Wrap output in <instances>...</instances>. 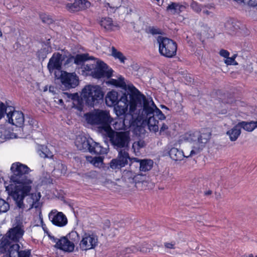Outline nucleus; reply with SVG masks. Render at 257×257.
<instances>
[{
	"mask_svg": "<svg viewBox=\"0 0 257 257\" xmlns=\"http://www.w3.org/2000/svg\"><path fill=\"white\" fill-rule=\"evenodd\" d=\"M39 155L44 158H51L53 156L52 153L45 146H42V150L40 152Z\"/></svg>",
	"mask_w": 257,
	"mask_h": 257,
	"instance_id": "e433bc0d",
	"label": "nucleus"
},
{
	"mask_svg": "<svg viewBox=\"0 0 257 257\" xmlns=\"http://www.w3.org/2000/svg\"><path fill=\"white\" fill-rule=\"evenodd\" d=\"M165 246L167 248H172L173 247V244L169 243H167L165 244Z\"/></svg>",
	"mask_w": 257,
	"mask_h": 257,
	"instance_id": "864d4df0",
	"label": "nucleus"
},
{
	"mask_svg": "<svg viewBox=\"0 0 257 257\" xmlns=\"http://www.w3.org/2000/svg\"><path fill=\"white\" fill-rule=\"evenodd\" d=\"M61 167L62 168V173L64 174H65L66 171V167L63 164L61 165Z\"/></svg>",
	"mask_w": 257,
	"mask_h": 257,
	"instance_id": "603ef678",
	"label": "nucleus"
},
{
	"mask_svg": "<svg viewBox=\"0 0 257 257\" xmlns=\"http://www.w3.org/2000/svg\"><path fill=\"white\" fill-rule=\"evenodd\" d=\"M59 102L60 104H61L63 102V100L62 99H59Z\"/></svg>",
	"mask_w": 257,
	"mask_h": 257,
	"instance_id": "4d7b16f0",
	"label": "nucleus"
},
{
	"mask_svg": "<svg viewBox=\"0 0 257 257\" xmlns=\"http://www.w3.org/2000/svg\"><path fill=\"white\" fill-rule=\"evenodd\" d=\"M250 1V0H242V3H248V4L249 5Z\"/></svg>",
	"mask_w": 257,
	"mask_h": 257,
	"instance_id": "6e6d98bb",
	"label": "nucleus"
},
{
	"mask_svg": "<svg viewBox=\"0 0 257 257\" xmlns=\"http://www.w3.org/2000/svg\"><path fill=\"white\" fill-rule=\"evenodd\" d=\"M73 58L74 59V63L77 65H81L84 61L93 59L92 57H89L88 54H78Z\"/></svg>",
	"mask_w": 257,
	"mask_h": 257,
	"instance_id": "2f4dec72",
	"label": "nucleus"
},
{
	"mask_svg": "<svg viewBox=\"0 0 257 257\" xmlns=\"http://www.w3.org/2000/svg\"><path fill=\"white\" fill-rule=\"evenodd\" d=\"M199 132H193L186 134L184 137L185 140L190 143H193V145L198 146Z\"/></svg>",
	"mask_w": 257,
	"mask_h": 257,
	"instance_id": "cd10ccee",
	"label": "nucleus"
},
{
	"mask_svg": "<svg viewBox=\"0 0 257 257\" xmlns=\"http://www.w3.org/2000/svg\"><path fill=\"white\" fill-rule=\"evenodd\" d=\"M219 54L221 56H223L224 58L228 57L229 55V53L227 50H221L220 51Z\"/></svg>",
	"mask_w": 257,
	"mask_h": 257,
	"instance_id": "49530a36",
	"label": "nucleus"
},
{
	"mask_svg": "<svg viewBox=\"0 0 257 257\" xmlns=\"http://www.w3.org/2000/svg\"><path fill=\"white\" fill-rule=\"evenodd\" d=\"M111 55L115 58L118 59L120 62L124 63L126 58L123 54L117 50L114 47H111Z\"/></svg>",
	"mask_w": 257,
	"mask_h": 257,
	"instance_id": "f704fd0d",
	"label": "nucleus"
},
{
	"mask_svg": "<svg viewBox=\"0 0 257 257\" xmlns=\"http://www.w3.org/2000/svg\"><path fill=\"white\" fill-rule=\"evenodd\" d=\"M49 218L53 224L62 227L67 223V219L66 216L61 212L56 210H52L49 214Z\"/></svg>",
	"mask_w": 257,
	"mask_h": 257,
	"instance_id": "f3484780",
	"label": "nucleus"
},
{
	"mask_svg": "<svg viewBox=\"0 0 257 257\" xmlns=\"http://www.w3.org/2000/svg\"><path fill=\"white\" fill-rule=\"evenodd\" d=\"M86 121L91 124L101 125V131L103 135L106 132L107 126L110 127L114 120L110 117L109 113L106 110L97 109L85 114Z\"/></svg>",
	"mask_w": 257,
	"mask_h": 257,
	"instance_id": "423d86ee",
	"label": "nucleus"
},
{
	"mask_svg": "<svg viewBox=\"0 0 257 257\" xmlns=\"http://www.w3.org/2000/svg\"><path fill=\"white\" fill-rule=\"evenodd\" d=\"M240 24L239 22L230 19L225 23V28L229 34L233 35L236 31L240 29Z\"/></svg>",
	"mask_w": 257,
	"mask_h": 257,
	"instance_id": "412c9836",
	"label": "nucleus"
},
{
	"mask_svg": "<svg viewBox=\"0 0 257 257\" xmlns=\"http://www.w3.org/2000/svg\"><path fill=\"white\" fill-rule=\"evenodd\" d=\"M53 88V87H49V91H52V89Z\"/></svg>",
	"mask_w": 257,
	"mask_h": 257,
	"instance_id": "680f3d73",
	"label": "nucleus"
},
{
	"mask_svg": "<svg viewBox=\"0 0 257 257\" xmlns=\"http://www.w3.org/2000/svg\"><path fill=\"white\" fill-rule=\"evenodd\" d=\"M55 77L60 79L62 84L67 89L75 88L78 85V78L75 73H70L66 71L55 72Z\"/></svg>",
	"mask_w": 257,
	"mask_h": 257,
	"instance_id": "9b49d317",
	"label": "nucleus"
},
{
	"mask_svg": "<svg viewBox=\"0 0 257 257\" xmlns=\"http://www.w3.org/2000/svg\"><path fill=\"white\" fill-rule=\"evenodd\" d=\"M248 257H254L252 253H250L247 256Z\"/></svg>",
	"mask_w": 257,
	"mask_h": 257,
	"instance_id": "13d9d810",
	"label": "nucleus"
},
{
	"mask_svg": "<svg viewBox=\"0 0 257 257\" xmlns=\"http://www.w3.org/2000/svg\"><path fill=\"white\" fill-rule=\"evenodd\" d=\"M203 13L205 15L210 16V17H214V14L212 12L209 11L208 10H203Z\"/></svg>",
	"mask_w": 257,
	"mask_h": 257,
	"instance_id": "de8ad7c7",
	"label": "nucleus"
},
{
	"mask_svg": "<svg viewBox=\"0 0 257 257\" xmlns=\"http://www.w3.org/2000/svg\"><path fill=\"white\" fill-rule=\"evenodd\" d=\"M190 152H191V151L190 152L185 151V153H184V154H185L184 157H192L194 155H189V154H190Z\"/></svg>",
	"mask_w": 257,
	"mask_h": 257,
	"instance_id": "3c124183",
	"label": "nucleus"
},
{
	"mask_svg": "<svg viewBox=\"0 0 257 257\" xmlns=\"http://www.w3.org/2000/svg\"><path fill=\"white\" fill-rule=\"evenodd\" d=\"M50 238L56 242L55 247L67 252H72L74 249V244L70 241L66 237H62L60 239H57L53 236H50Z\"/></svg>",
	"mask_w": 257,
	"mask_h": 257,
	"instance_id": "2eb2a0df",
	"label": "nucleus"
},
{
	"mask_svg": "<svg viewBox=\"0 0 257 257\" xmlns=\"http://www.w3.org/2000/svg\"><path fill=\"white\" fill-rule=\"evenodd\" d=\"M212 194V191L211 190H208L207 191L205 192L204 194L205 195H210Z\"/></svg>",
	"mask_w": 257,
	"mask_h": 257,
	"instance_id": "5fc2aeb1",
	"label": "nucleus"
},
{
	"mask_svg": "<svg viewBox=\"0 0 257 257\" xmlns=\"http://www.w3.org/2000/svg\"><path fill=\"white\" fill-rule=\"evenodd\" d=\"M47 86H46V87H45V88H44V91H47Z\"/></svg>",
	"mask_w": 257,
	"mask_h": 257,
	"instance_id": "052dcab7",
	"label": "nucleus"
},
{
	"mask_svg": "<svg viewBox=\"0 0 257 257\" xmlns=\"http://www.w3.org/2000/svg\"><path fill=\"white\" fill-rule=\"evenodd\" d=\"M100 24L107 31H111L114 26L112 19L110 18H102Z\"/></svg>",
	"mask_w": 257,
	"mask_h": 257,
	"instance_id": "7c9ffc66",
	"label": "nucleus"
},
{
	"mask_svg": "<svg viewBox=\"0 0 257 257\" xmlns=\"http://www.w3.org/2000/svg\"><path fill=\"white\" fill-rule=\"evenodd\" d=\"M210 137L211 133L207 129L202 130L199 132L198 146H193L189 155L199 154L204 147L205 144L209 140Z\"/></svg>",
	"mask_w": 257,
	"mask_h": 257,
	"instance_id": "ddd939ff",
	"label": "nucleus"
},
{
	"mask_svg": "<svg viewBox=\"0 0 257 257\" xmlns=\"http://www.w3.org/2000/svg\"><path fill=\"white\" fill-rule=\"evenodd\" d=\"M91 4L87 0H75L73 4L66 5L67 9L70 12L85 10L90 7Z\"/></svg>",
	"mask_w": 257,
	"mask_h": 257,
	"instance_id": "6ab92c4d",
	"label": "nucleus"
},
{
	"mask_svg": "<svg viewBox=\"0 0 257 257\" xmlns=\"http://www.w3.org/2000/svg\"><path fill=\"white\" fill-rule=\"evenodd\" d=\"M169 155L170 158L175 161L182 160L185 156L184 152L176 148L171 149L169 152Z\"/></svg>",
	"mask_w": 257,
	"mask_h": 257,
	"instance_id": "393cba45",
	"label": "nucleus"
},
{
	"mask_svg": "<svg viewBox=\"0 0 257 257\" xmlns=\"http://www.w3.org/2000/svg\"><path fill=\"white\" fill-rule=\"evenodd\" d=\"M41 19L43 23H46L47 24H50L52 23L53 20L51 18H50L49 16H47L46 14L41 15L40 16Z\"/></svg>",
	"mask_w": 257,
	"mask_h": 257,
	"instance_id": "37998d69",
	"label": "nucleus"
},
{
	"mask_svg": "<svg viewBox=\"0 0 257 257\" xmlns=\"http://www.w3.org/2000/svg\"><path fill=\"white\" fill-rule=\"evenodd\" d=\"M128 150H123L117 151L118 152V155L117 159L119 161L120 167L125 166L128 164V160L131 159L127 152Z\"/></svg>",
	"mask_w": 257,
	"mask_h": 257,
	"instance_id": "b1692460",
	"label": "nucleus"
},
{
	"mask_svg": "<svg viewBox=\"0 0 257 257\" xmlns=\"http://www.w3.org/2000/svg\"><path fill=\"white\" fill-rule=\"evenodd\" d=\"M110 167L112 169L120 168L119 167V161L117 159H112L110 162Z\"/></svg>",
	"mask_w": 257,
	"mask_h": 257,
	"instance_id": "a18cd8bd",
	"label": "nucleus"
},
{
	"mask_svg": "<svg viewBox=\"0 0 257 257\" xmlns=\"http://www.w3.org/2000/svg\"><path fill=\"white\" fill-rule=\"evenodd\" d=\"M81 96L87 105L93 106L102 99L103 93L101 88L97 85H88L83 89Z\"/></svg>",
	"mask_w": 257,
	"mask_h": 257,
	"instance_id": "6e6552de",
	"label": "nucleus"
},
{
	"mask_svg": "<svg viewBox=\"0 0 257 257\" xmlns=\"http://www.w3.org/2000/svg\"><path fill=\"white\" fill-rule=\"evenodd\" d=\"M240 126L238 124L235 125L232 128L227 132V135L229 136L231 141H235L240 135Z\"/></svg>",
	"mask_w": 257,
	"mask_h": 257,
	"instance_id": "a878e982",
	"label": "nucleus"
},
{
	"mask_svg": "<svg viewBox=\"0 0 257 257\" xmlns=\"http://www.w3.org/2000/svg\"><path fill=\"white\" fill-rule=\"evenodd\" d=\"M71 98L74 100L73 105L74 107L77 109L78 110L81 111L83 109L84 105L83 104V99L81 98L80 100L78 99V96L77 93L73 95L71 94Z\"/></svg>",
	"mask_w": 257,
	"mask_h": 257,
	"instance_id": "c756f323",
	"label": "nucleus"
},
{
	"mask_svg": "<svg viewBox=\"0 0 257 257\" xmlns=\"http://www.w3.org/2000/svg\"><path fill=\"white\" fill-rule=\"evenodd\" d=\"M105 102L108 106H115L119 103L117 92L115 91L109 92L105 97Z\"/></svg>",
	"mask_w": 257,
	"mask_h": 257,
	"instance_id": "5701e85b",
	"label": "nucleus"
},
{
	"mask_svg": "<svg viewBox=\"0 0 257 257\" xmlns=\"http://www.w3.org/2000/svg\"><path fill=\"white\" fill-rule=\"evenodd\" d=\"M64 60L62 55L59 53H54L52 57L50 59L48 63L47 68L50 73H52L55 72L57 74L59 72H63L61 71L62 61Z\"/></svg>",
	"mask_w": 257,
	"mask_h": 257,
	"instance_id": "4468645a",
	"label": "nucleus"
},
{
	"mask_svg": "<svg viewBox=\"0 0 257 257\" xmlns=\"http://www.w3.org/2000/svg\"><path fill=\"white\" fill-rule=\"evenodd\" d=\"M105 128L106 132L104 135L109 138L114 149L117 151L128 150L131 141L129 132H116L108 126Z\"/></svg>",
	"mask_w": 257,
	"mask_h": 257,
	"instance_id": "39448f33",
	"label": "nucleus"
},
{
	"mask_svg": "<svg viewBox=\"0 0 257 257\" xmlns=\"http://www.w3.org/2000/svg\"><path fill=\"white\" fill-rule=\"evenodd\" d=\"M6 113L9 122L18 127L23 126L24 122V116L21 111H16L12 106L6 107L4 103H0V119Z\"/></svg>",
	"mask_w": 257,
	"mask_h": 257,
	"instance_id": "1a4fd4ad",
	"label": "nucleus"
},
{
	"mask_svg": "<svg viewBox=\"0 0 257 257\" xmlns=\"http://www.w3.org/2000/svg\"><path fill=\"white\" fill-rule=\"evenodd\" d=\"M242 257H248V256H246V255H243V256H242Z\"/></svg>",
	"mask_w": 257,
	"mask_h": 257,
	"instance_id": "e2e57ef3",
	"label": "nucleus"
},
{
	"mask_svg": "<svg viewBox=\"0 0 257 257\" xmlns=\"http://www.w3.org/2000/svg\"><path fill=\"white\" fill-rule=\"evenodd\" d=\"M237 55L234 54L231 57H227V59L225 60V63L227 65H237V63L235 61V58H236Z\"/></svg>",
	"mask_w": 257,
	"mask_h": 257,
	"instance_id": "79ce46f5",
	"label": "nucleus"
},
{
	"mask_svg": "<svg viewBox=\"0 0 257 257\" xmlns=\"http://www.w3.org/2000/svg\"><path fill=\"white\" fill-rule=\"evenodd\" d=\"M146 175L141 174H135L134 183L136 184V188L140 189H143V185L147 184Z\"/></svg>",
	"mask_w": 257,
	"mask_h": 257,
	"instance_id": "bb28decb",
	"label": "nucleus"
},
{
	"mask_svg": "<svg viewBox=\"0 0 257 257\" xmlns=\"http://www.w3.org/2000/svg\"><path fill=\"white\" fill-rule=\"evenodd\" d=\"M249 5L252 7L257 6V0H250Z\"/></svg>",
	"mask_w": 257,
	"mask_h": 257,
	"instance_id": "09e8293b",
	"label": "nucleus"
},
{
	"mask_svg": "<svg viewBox=\"0 0 257 257\" xmlns=\"http://www.w3.org/2000/svg\"><path fill=\"white\" fill-rule=\"evenodd\" d=\"M162 108H165V109H168V108L166 106H164V105L162 106Z\"/></svg>",
	"mask_w": 257,
	"mask_h": 257,
	"instance_id": "bf43d9fd",
	"label": "nucleus"
},
{
	"mask_svg": "<svg viewBox=\"0 0 257 257\" xmlns=\"http://www.w3.org/2000/svg\"><path fill=\"white\" fill-rule=\"evenodd\" d=\"M168 128V126L166 124H165V123H163L162 126L161 127L160 131L161 132L165 131V130H167Z\"/></svg>",
	"mask_w": 257,
	"mask_h": 257,
	"instance_id": "8fccbe9b",
	"label": "nucleus"
},
{
	"mask_svg": "<svg viewBox=\"0 0 257 257\" xmlns=\"http://www.w3.org/2000/svg\"><path fill=\"white\" fill-rule=\"evenodd\" d=\"M109 83L122 88H124L126 87V84L124 81V78L122 76H120L118 79H111L109 81Z\"/></svg>",
	"mask_w": 257,
	"mask_h": 257,
	"instance_id": "473e14b6",
	"label": "nucleus"
},
{
	"mask_svg": "<svg viewBox=\"0 0 257 257\" xmlns=\"http://www.w3.org/2000/svg\"><path fill=\"white\" fill-rule=\"evenodd\" d=\"M146 146V143L144 141L140 140L135 142L132 146V148L135 152H139L141 148Z\"/></svg>",
	"mask_w": 257,
	"mask_h": 257,
	"instance_id": "c9c22d12",
	"label": "nucleus"
},
{
	"mask_svg": "<svg viewBox=\"0 0 257 257\" xmlns=\"http://www.w3.org/2000/svg\"><path fill=\"white\" fill-rule=\"evenodd\" d=\"M146 32L153 35H159L162 34V30L156 27L150 26L146 29Z\"/></svg>",
	"mask_w": 257,
	"mask_h": 257,
	"instance_id": "ea45409f",
	"label": "nucleus"
},
{
	"mask_svg": "<svg viewBox=\"0 0 257 257\" xmlns=\"http://www.w3.org/2000/svg\"><path fill=\"white\" fill-rule=\"evenodd\" d=\"M50 47L47 45L41 49L37 53L39 59L43 61L46 58L47 55L50 52Z\"/></svg>",
	"mask_w": 257,
	"mask_h": 257,
	"instance_id": "72a5a7b5",
	"label": "nucleus"
},
{
	"mask_svg": "<svg viewBox=\"0 0 257 257\" xmlns=\"http://www.w3.org/2000/svg\"><path fill=\"white\" fill-rule=\"evenodd\" d=\"M135 174L132 171H127L125 173L124 177L127 182L134 183Z\"/></svg>",
	"mask_w": 257,
	"mask_h": 257,
	"instance_id": "4c0bfd02",
	"label": "nucleus"
},
{
	"mask_svg": "<svg viewBox=\"0 0 257 257\" xmlns=\"http://www.w3.org/2000/svg\"><path fill=\"white\" fill-rule=\"evenodd\" d=\"M95 62H94L93 63L86 64L84 65L83 68L85 71H90L91 73L95 69Z\"/></svg>",
	"mask_w": 257,
	"mask_h": 257,
	"instance_id": "c03bdc74",
	"label": "nucleus"
},
{
	"mask_svg": "<svg viewBox=\"0 0 257 257\" xmlns=\"http://www.w3.org/2000/svg\"><path fill=\"white\" fill-rule=\"evenodd\" d=\"M255 257H257V255L255 256Z\"/></svg>",
	"mask_w": 257,
	"mask_h": 257,
	"instance_id": "0e129e2a",
	"label": "nucleus"
},
{
	"mask_svg": "<svg viewBox=\"0 0 257 257\" xmlns=\"http://www.w3.org/2000/svg\"><path fill=\"white\" fill-rule=\"evenodd\" d=\"M137 94L133 95L131 102L130 111L134 112L137 107L143 108L142 112H139V116L141 119L147 120L148 127L151 131L156 132L159 130V120L166 118L163 112L157 107L151 97L146 98L142 94L138 89H135Z\"/></svg>",
	"mask_w": 257,
	"mask_h": 257,
	"instance_id": "f03ea898",
	"label": "nucleus"
},
{
	"mask_svg": "<svg viewBox=\"0 0 257 257\" xmlns=\"http://www.w3.org/2000/svg\"><path fill=\"white\" fill-rule=\"evenodd\" d=\"M24 215L19 214L16 217V226L10 229L4 236L0 242V253H5L8 249H11L13 244H18L20 238H22L25 232L23 224Z\"/></svg>",
	"mask_w": 257,
	"mask_h": 257,
	"instance_id": "7ed1b4c3",
	"label": "nucleus"
},
{
	"mask_svg": "<svg viewBox=\"0 0 257 257\" xmlns=\"http://www.w3.org/2000/svg\"><path fill=\"white\" fill-rule=\"evenodd\" d=\"M134 162L139 163L140 170L141 171L146 172L150 170L153 165V161L151 160L143 159L140 160L134 158L132 159Z\"/></svg>",
	"mask_w": 257,
	"mask_h": 257,
	"instance_id": "4be33fe9",
	"label": "nucleus"
},
{
	"mask_svg": "<svg viewBox=\"0 0 257 257\" xmlns=\"http://www.w3.org/2000/svg\"><path fill=\"white\" fill-rule=\"evenodd\" d=\"M11 170L12 183L6 187V191L15 202V209L23 215L24 210L35 207L41 195L40 193L37 194L31 192L34 183L33 180L27 176L31 171L27 166L19 162L14 163Z\"/></svg>",
	"mask_w": 257,
	"mask_h": 257,
	"instance_id": "f257e3e1",
	"label": "nucleus"
},
{
	"mask_svg": "<svg viewBox=\"0 0 257 257\" xmlns=\"http://www.w3.org/2000/svg\"><path fill=\"white\" fill-rule=\"evenodd\" d=\"M135 89L136 88L133 87L132 89V94L130 96V102H131L133 99L132 98L133 95H135V94H137V93ZM122 103H123L122 105H119L118 103L117 104V105L114 107V110L117 116H122V117L118 118L113 122L112 125H114V127L115 130H121L123 128L125 129V127L131 126L134 122L132 113H135L136 111H137L138 110L140 112V110H141V108L138 107L137 109L135 110L134 112H132L130 110V112L131 114H125L126 111L127 110V104L126 103L123 101H122ZM130 105L131 102H130ZM137 113V112H136V113Z\"/></svg>",
	"mask_w": 257,
	"mask_h": 257,
	"instance_id": "20e7f679",
	"label": "nucleus"
},
{
	"mask_svg": "<svg viewBox=\"0 0 257 257\" xmlns=\"http://www.w3.org/2000/svg\"><path fill=\"white\" fill-rule=\"evenodd\" d=\"M10 209V205L5 200L0 198V212H6Z\"/></svg>",
	"mask_w": 257,
	"mask_h": 257,
	"instance_id": "58836bf2",
	"label": "nucleus"
},
{
	"mask_svg": "<svg viewBox=\"0 0 257 257\" xmlns=\"http://www.w3.org/2000/svg\"><path fill=\"white\" fill-rule=\"evenodd\" d=\"M112 71L103 62L97 61L95 63L94 70L91 72V75L95 78H109L112 76Z\"/></svg>",
	"mask_w": 257,
	"mask_h": 257,
	"instance_id": "f8f14e48",
	"label": "nucleus"
},
{
	"mask_svg": "<svg viewBox=\"0 0 257 257\" xmlns=\"http://www.w3.org/2000/svg\"><path fill=\"white\" fill-rule=\"evenodd\" d=\"M75 145L78 150L89 152L92 154L102 155L107 152V150L102 147L99 143L94 142L92 139H88L84 136H77Z\"/></svg>",
	"mask_w": 257,
	"mask_h": 257,
	"instance_id": "0eeeda50",
	"label": "nucleus"
},
{
	"mask_svg": "<svg viewBox=\"0 0 257 257\" xmlns=\"http://www.w3.org/2000/svg\"><path fill=\"white\" fill-rule=\"evenodd\" d=\"M97 240L95 235L85 234L80 242V248L83 250L93 248L97 244Z\"/></svg>",
	"mask_w": 257,
	"mask_h": 257,
	"instance_id": "dca6fc26",
	"label": "nucleus"
},
{
	"mask_svg": "<svg viewBox=\"0 0 257 257\" xmlns=\"http://www.w3.org/2000/svg\"><path fill=\"white\" fill-rule=\"evenodd\" d=\"M186 9L185 5L172 2L167 7V11L172 15H179Z\"/></svg>",
	"mask_w": 257,
	"mask_h": 257,
	"instance_id": "aec40b11",
	"label": "nucleus"
},
{
	"mask_svg": "<svg viewBox=\"0 0 257 257\" xmlns=\"http://www.w3.org/2000/svg\"><path fill=\"white\" fill-rule=\"evenodd\" d=\"M240 126V129L242 128L248 132L252 131L257 127V121H251L250 122L242 121L238 123Z\"/></svg>",
	"mask_w": 257,
	"mask_h": 257,
	"instance_id": "c85d7f7f",
	"label": "nucleus"
},
{
	"mask_svg": "<svg viewBox=\"0 0 257 257\" xmlns=\"http://www.w3.org/2000/svg\"><path fill=\"white\" fill-rule=\"evenodd\" d=\"M160 54L168 58H172L176 54L177 44L172 40L161 36L157 39Z\"/></svg>",
	"mask_w": 257,
	"mask_h": 257,
	"instance_id": "9d476101",
	"label": "nucleus"
},
{
	"mask_svg": "<svg viewBox=\"0 0 257 257\" xmlns=\"http://www.w3.org/2000/svg\"><path fill=\"white\" fill-rule=\"evenodd\" d=\"M11 249H8L5 252L3 257H29L30 251L29 250H19V244H13Z\"/></svg>",
	"mask_w": 257,
	"mask_h": 257,
	"instance_id": "a211bd4d",
	"label": "nucleus"
},
{
	"mask_svg": "<svg viewBox=\"0 0 257 257\" xmlns=\"http://www.w3.org/2000/svg\"><path fill=\"white\" fill-rule=\"evenodd\" d=\"M190 7L194 11L197 13H199L201 11V6L195 2H192L191 4Z\"/></svg>",
	"mask_w": 257,
	"mask_h": 257,
	"instance_id": "a19ab883",
	"label": "nucleus"
}]
</instances>
